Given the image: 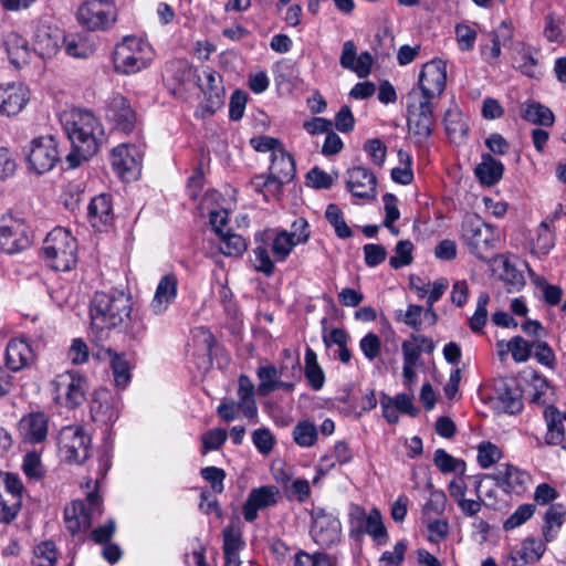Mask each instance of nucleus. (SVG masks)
<instances>
[{
  "label": "nucleus",
  "mask_w": 566,
  "mask_h": 566,
  "mask_svg": "<svg viewBox=\"0 0 566 566\" xmlns=\"http://www.w3.org/2000/svg\"><path fill=\"white\" fill-rule=\"evenodd\" d=\"M90 411L92 419L102 424H112L118 419L116 402L112 394L104 388L94 392Z\"/></svg>",
  "instance_id": "22"
},
{
  "label": "nucleus",
  "mask_w": 566,
  "mask_h": 566,
  "mask_svg": "<svg viewBox=\"0 0 566 566\" xmlns=\"http://www.w3.org/2000/svg\"><path fill=\"white\" fill-rule=\"evenodd\" d=\"M306 185L314 189H329L334 185V178L321 168L314 167L306 174Z\"/></svg>",
  "instance_id": "57"
},
{
  "label": "nucleus",
  "mask_w": 566,
  "mask_h": 566,
  "mask_svg": "<svg viewBox=\"0 0 566 566\" xmlns=\"http://www.w3.org/2000/svg\"><path fill=\"white\" fill-rule=\"evenodd\" d=\"M325 218L333 226L338 238L348 239L353 235V231L345 222L343 212L337 205L329 203L327 206Z\"/></svg>",
  "instance_id": "42"
},
{
  "label": "nucleus",
  "mask_w": 566,
  "mask_h": 566,
  "mask_svg": "<svg viewBox=\"0 0 566 566\" xmlns=\"http://www.w3.org/2000/svg\"><path fill=\"white\" fill-rule=\"evenodd\" d=\"M77 243L70 231L53 229L45 238L42 252L48 264L55 271H70L77 261Z\"/></svg>",
  "instance_id": "4"
},
{
  "label": "nucleus",
  "mask_w": 566,
  "mask_h": 566,
  "mask_svg": "<svg viewBox=\"0 0 566 566\" xmlns=\"http://www.w3.org/2000/svg\"><path fill=\"white\" fill-rule=\"evenodd\" d=\"M60 119L72 147L66 163L74 169L98 151L104 138L103 127L95 115L84 108L65 111Z\"/></svg>",
  "instance_id": "1"
},
{
  "label": "nucleus",
  "mask_w": 566,
  "mask_h": 566,
  "mask_svg": "<svg viewBox=\"0 0 566 566\" xmlns=\"http://www.w3.org/2000/svg\"><path fill=\"white\" fill-rule=\"evenodd\" d=\"M111 160L114 170L123 177L138 169L139 165L126 145H119L113 148Z\"/></svg>",
  "instance_id": "34"
},
{
  "label": "nucleus",
  "mask_w": 566,
  "mask_h": 566,
  "mask_svg": "<svg viewBox=\"0 0 566 566\" xmlns=\"http://www.w3.org/2000/svg\"><path fill=\"white\" fill-rule=\"evenodd\" d=\"M88 217L95 228L111 224L114 219L111 196L101 193L94 197L88 205Z\"/></svg>",
  "instance_id": "30"
},
{
  "label": "nucleus",
  "mask_w": 566,
  "mask_h": 566,
  "mask_svg": "<svg viewBox=\"0 0 566 566\" xmlns=\"http://www.w3.org/2000/svg\"><path fill=\"white\" fill-rule=\"evenodd\" d=\"M443 123L448 136L453 139L463 138L469 130L467 119L457 107L446 112Z\"/></svg>",
  "instance_id": "38"
},
{
  "label": "nucleus",
  "mask_w": 566,
  "mask_h": 566,
  "mask_svg": "<svg viewBox=\"0 0 566 566\" xmlns=\"http://www.w3.org/2000/svg\"><path fill=\"white\" fill-rule=\"evenodd\" d=\"M418 92L412 90L408 94L407 126L410 137L419 148L423 147L433 133V105L427 99H417Z\"/></svg>",
  "instance_id": "5"
},
{
  "label": "nucleus",
  "mask_w": 566,
  "mask_h": 566,
  "mask_svg": "<svg viewBox=\"0 0 566 566\" xmlns=\"http://www.w3.org/2000/svg\"><path fill=\"white\" fill-rule=\"evenodd\" d=\"M295 174L296 166L293 156L286 153L284 148H280L279 153L272 154L270 175L263 186L273 197L279 196L282 187L292 181Z\"/></svg>",
  "instance_id": "14"
},
{
  "label": "nucleus",
  "mask_w": 566,
  "mask_h": 566,
  "mask_svg": "<svg viewBox=\"0 0 566 566\" xmlns=\"http://www.w3.org/2000/svg\"><path fill=\"white\" fill-rule=\"evenodd\" d=\"M132 311V298L123 291L96 292L91 305L92 327L101 331L122 328Z\"/></svg>",
  "instance_id": "2"
},
{
  "label": "nucleus",
  "mask_w": 566,
  "mask_h": 566,
  "mask_svg": "<svg viewBox=\"0 0 566 566\" xmlns=\"http://www.w3.org/2000/svg\"><path fill=\"white\" fill-rule=\"evenodd\" d=\"M64 39L63 31L49 24L38 25L32 42V50L42 59L55 55Z\"/></svg>",
  "instance_id": "19"
},
{
  "label": "nucleus",
  "mask_w": 566,
  "mask_h": 566,
  "mask_svg": "<svg viewBox=\"0 0 566 566\" xmlns=\"http://www.w3.org/2000/svg\"><path fill=\"white\" fill-rule=\"evenodd\" d=\"M223 535V555L240 554L245 543L242 538V532L238 526L228 525L222 531Z\"/></svg>",
  "instance_id": "44"
},
{
  "label": "nucleus",
  "mask_w": 566,
  "mask_h": 566,
  "mask_svg": "<svg viewBox=\"0 0 566 566\" xmlns=\"http://www.w3.org/2000/svg\"><path fill=\"white\" fill-rule=\"evenodd\" d=\"M542 534L545 542L549 543L557 537L559 530L566 520V506L562 503L551 504L544 513Z\"/></svg>",
  "instance_id": "31"
},
{
  "label": "nucleus",
  "mask_w": 566,
  "mask_h": 566,
  "mask_svg": "<svg viewBox=\"0 0 566 566\" xmlns=\"http://www.w3.org/2000/svg\"><path fill=\"white\" fill-rule=\"evenodd\" d=\"M178 279L174 273L164 275L156 289L150 307L155 314L164 313L177 296Z\"/></svg>",
  "instance_id": "25"
},
{
  "label": "nucleus",
  "mask_w": 566,
  "mask_h": 566,
  "mask_svg": "<svg viewBox=\"0 0 566 566\" xmlns=\"http://www.w3.org/2000/svg\"><path fill=\"white\" fill-rule=\"evenodd\" d=\"M536 504L525 503L521 504L503 523V528L505 531L514 530L525 522H527L535 513Z\"/></svg>",
  "instance_id": "49"
},
{
  "label": "nucleus",
  "mask_w": 566,
  "mask_h": 566,
  "mask_svg": "<svg viewBox=\"0 0 566 566\" xmlns=\"http://www.w3.org/2000/svg\"><path fill=\"white\" fill-rule=\"evenodd\" d=\"M433 462L442 473L464 472L465 463L450 455L443 449H437L433 454Z\"/></svg>",
  "instance_id": "45"
},
{
  "label": "nucleus",
  "mask_w": 566,
  "mask_h": 566,
  "mask_svg": "<svg viewBox=\"0 0 566 566\" xmlns=\"http://www.w3.org/2000/svg\"><path fill=\"white\" fill-rule=\"evenodd\" d=\"M206 73L207 88L203 90L209 103V111L214 113L223 103L224 88L220 85L221 76L213 70Z\"/></svg>",
  "instance_id": "35"
},
{
  "label": "nucleus",
  "mask_w": 566,
  "mask_h": 566,
  "mask_svg": "<svg viewBox=\"0 0 566 566\" xmlns=\"http://www.w3.org/2000/svg\"><path fill=\"white\" fill-rule=\"evenodd\" d=\"M30 169L38 175L50 171L60 160L57 143L53 136H41L31 142L27 156Z\"/></svg>",
  "instance_id": "13"
},
{
  "label": "nucleus",
  "mask_w": 566,
  "mask_h": 566,
  "mask_svg": "<svg viewBox=\"0 0 566 566\" xmlns=\"http://www.w3.org/2000/svg\"><path fill=\"white\" fill-rule=\"evenodd\" d=\"M280 491L274 485H263L250 491L242 507L243 517L252 523L258 518V511L274 506L279 502Z\"/></svg>",
  "instance_id": "16"
},
{
  "label": "nucleus",
  "mask_w": 566,
  "mask_h": 566,
  "mask_svg": "<svg viewBox=\"0 0 566 566\" xmlns=\"http://www.w3.org/2000/svg\"><path fill=\"white\" fill-rule=\"evenodd\" d=\"M365 263L369 268H375L386 260L387 251L384 245L368 243L364 248Z\"/></svg>",
  "instance_id": "60"
},
{
  "label": "nucleus",
  "mask_w": 566,
  "mask_h": 566,
  "mask_svg": "<svg viewBox=\"0 0 566 566\" xmlns=\"http://www.w3.org/2000/svg\"><path fill=\"white\" fill-rule=\"evenodd\" d=\"M137 45L138 41L135 38H126L123 43L116 46L114 65L117 72L132 74L146 67V61L140 56V53L133 50Z\"/></svg>",
  "instance_id": "18"
},
{
  "label": "nucleus",
  "mask_w": 566,
  "mask_h": 566,
  "mask_svg": "<svg viewBox=\"0 0 566 566\" xmlns=\"http://www.w3.org/2000/svg\"><path fill=\"white\" fill-rule=\"evenodd\" d=\"M102 514V499L96 491L90 492L84 500H74L64 509L66 530L75 535L91 527L96 515Z\"/></svg>",
  "instance_id": "7"
},
{
  "label": "nucleus",
  "mask_w": 566,
  "mask_h": 566,
  "mask_svg": "<svg viewBox=\"0 0 566 566\" xmlns=\"http://www.w3.org/2000/svg\"><path fill=\"white\" fill-rule=\"evenodd\" d=\"M219 237V249L226 256H241L248 249L245 239L240 234L227 231Z\"/></svg>",
  "instance_id": "39"
},
{
  "label": "nucleus",
  "mask_w": 566,
  "mask_h": 566,
  "mask_svg": "<svg viewBox=\"0 0 566 566\" xmlns=\"http://www.w3.org/2000/svg\"><path fill=\"white\" fill-rule=\"evenodd\" d=\"M57 444L70 463L81 464L90 457L91 437L80 426L63 427L57 437Z\"/></svg>",
  "instance_id": "8"
},
{
  "label": "nucleus",
  "mask_w": 566,
  "mask_h": 566,
  "mask_svg": "<svg viewBox=\"0 0 566 566\" xmlns=\"http://www.w3.org/2000/svg\"><path fill=\"white\" fill-rule=\"evenodd\" d=\"M3 45L6 48L10 62L18 69L30 62L31 49L28 41L17 32H10L6 35Z\"/></svg>",
  "instance_id": "29"
},
{
  "label": "nucleus",
  "mask_w": 566,
  "mask_h": 566,
  "mask_svg": "<svg viewBox=\"0 0 566 566\" xmlns=\"http://www.w3.org/2000/svg\"><path fill=\"white\" fill-rule=\"evenodd\" d=\"M413 244L410 240H400L395 247V255L390 258L389 265L398 270L412 263Z\"/></svg>",
  "instance_id": "46"
},
{
  "label": "nucleus",
  "mask_w": 566,
  "mask_h": 566,
  "mask_svg": "<svg viewBox=\"0 0 566 566\" xmlns=\"http://www.w3.org/2000/svg\"><path fill=\"white\" fill-rule=\"evenodd\" d=\"M317 429L315 424L308 420H302L296 423L293 429L294 442L302 448H310L317 440Z\"/></svg>",
  "instance_id": "41"
},
{
  "label": "nucleus",
  "mask_w": 566,
  "mask_h": 566,
  "mask_svg": "<svg viewBox=\"0 0 566 566\" xmlns=\"http://www.w3.org/2000/svg\"><path fill=\"white\" fill-rule=\"evenodd\" d=\"M490 301L488 293H481L478 297L476 308L469 321L470 328L473 333H480L488 322L486 305Z\"/></svg>",
  "instance_id": "50"
},
{
  "label": "nucleus",
  "mask_w": 566,
  "mask_h": 566,
  "mask_svg": "<svg viewBox=\"0 0 566 566\" xmlns=\"http://www.w3.org/2000/svg\"><path fill=\"white\" fill-rule=\"evenodd\" d=\"M364 533L370 535L378 544L387 542L388 534L378 509L374 507L368 513L367 521L363 528V534Z\"/></svg>",
  "instance_id": "40"
},
{
  "label": "nucleus",
  "mask_w": 566,
  "mask_h": 566,
  "mask_svg": "<svg viewBox=\"0 0 566 566\" xmlns=\"http://www.w3.org/2000/svg\"><path fill=\"white\" fill-rule=\"evenodd\" d=\"M254 253V268L258 272L271 275L274 271V263L272 262L268 249L263 245L256 247Z\"/></svg>",
  "instance_id": "64"
},
{
  "label": "nucleus",
  "mask_w": 566,
  "mask_h": 566,
  "mask_svg": "<svg viewBox=\"0 0 566 566\" xmlns=\"http://www.w3.org/2000/svg\"><path fill=\"white\" fill-rule=\"evenodd\" d=\"M447 84V64L440 59H433L423 64L418 80L420 92L417 99H427L440 96Z\"/></svg>",
  "instance_id": "12"
},
{
  "label": "nucleus",
  "mask_w": 566,
  "mask_h": 566,
  "mask_svg": "<svg viewBox=\"0 0 566 566\" xmlns=\"http://www.w3.org/2000/svg\"><path fill=\"white\" fill-rule=\"evenodd\" d=\"M304 360V374L310 386L314 390L322 389L325 382V375L322 367L317 363V356L315 352L311 347L306 348Z\"/></svg>",
  "instance_id": "36"
},
{
  "label": "nucleus",
  "mask_w": 566,
  "mask_h": 566,
  "mask_svg": "<svg viewBox=\"0 0 566 566\" xmlns=\"http://www.w3.org/2000/svg\"><path fill=\"white\" fill-rule=\"evenodd\" d=\"M129 340L135 343H142L146 336V324L137 316L130 314V318L127 319L123 326Z\"/></svg>",
  "instance_id": "59"
},
{
  "label": "nucleus",
  "mask_w": 566,
  "mask_h": 566,
  "mask_svg": "<svg viewBox=\"0 0 566 566\" xmlns=\"http://www.w3.org/2000/svg\"><path fill=\"white\" fill-rule=\"evenodd\" d=\"M78 24L91 32L111 30L118 19L114 0H86L77 8Z\"/></svg>",
  "instance_id": "6"
},
{
  "label": "nucleus",
  "mask_w": 566,
  "mask_h": 566,
  "mask_svg": "<svg viewBox=\"0 0 566 566\" xmlns=\"http://www.w3.org/2000/svg\"><path fill=\"white\" fill-rule=\"evenodd\" d=\"M227 431L224 429H210L201 437L202 450L206 454L209 451L219 450L227 440Z\"/></svg>",
  "instance_id": "53"
},
{
  "label": "nucleus",
  "mask_w": 566,
  "mask_h": 566,
  "mask_svg": "<svg viewBox=\"0 0 566 566\" xmlns=\"http://www.w3.org/2000/svg\"><path fill=\"white\" fill-rule=\"evenodd\" d=\"M359 347L367 359L374 360L380 353V338L370 332L360 339Z\"/></svg>",
  "instance_id": "62"
},
{
  "label": "nucleus",
  "mask_w": 566,
  "mask_h": 566,
  "mask_svg": "<svg viewBox=\"0 0 566 566\" xmlns=\"http://www.w3.org/2000/svg\"><path fill=\"white\" fill-rule=\"evenodd\" d=\"M112 119L115 127L124 133L133 130L136 122V115L127 99L123 96L115 97L112 102Z\"/></svg>",
  "instance_id": "32"
},
{
  "label": "nucleus",
  "mask_w": 566,
  "mask_h": 566,
  "mask_svg": "<svg viewBox=\"0 0 566 566\" xmlns=\"http://www.w3.org/2000/svg\"><path fill=\"white\" fill-rule=\"evenodd\" d=\"M504 172V165L491 154L484 153L481 163L474 168V175L481 185L492 187L497 184Z\"/></svg>",
  "instance_id": "27"
},
{
  "label": "nucleus",
  "mask_w": 566,
  "mask_h": 566,
  "mask_svg": "<svg viewBox=\"0 0 566 566\" xmlns=\"http://www.w3.org/2000/svg\"><path fill=\"white\" fill-rule=\"evenodd\" d=\"M311 535L321 546H332L339 541L340 522L323 511L317 512L311 527Z\"/></svg>",
  "instance_id": "20"
},
{
  "label": "nucleus",
  "mask_w": 566,
  "mask_h": 566,
  "mask_svg": "<svg viewBox=\"0 0 566 566\" xmlns=\"http://www.w3.org/2000/svg\"><path fill=\"white\" fill-rule=\"evenodd\" d=\"M494 479L505 492L521 494L526 489L530 475L514 465L506 464L504 471L500 470Z\"/></svg>",
  "instance_id": "28"
},
{
  "label": "nucleus",
  "mask_w": 566,
  "mask_h": 566,
  "mask_svg": "<svg viewBox=\"0 0 566 566\" xmlns=\"http://www.w3.org/2000/svg\"><path fill=\"white\" fill-rule=\"evenodd\" d=\"M507 350L516 363L526 361L533 353V343L524 339L522 336L512 337L506 344Z\"/></svg>",
  "instance_id": "48"
},
{
  "label": "nucleus",
  "mask_w": 566,
  "mask_h": 566,
  "mask_svg": "<svg viewBox=\"0 0 566 566\" xmlns=\"http://www.w3.org/2000/svg\"><path fill=\"white\" fill-rule=\"evenodd\" d=\"M0 226V249L13 254L28 249L33 241V231L20 218L12 216L2 218Z\"/></svg>",
  "instance_id": "9"
},
{
  "label": "nucleus",
  "mask_w": 566,
  "mask_h": 566,
  "mask_svg": "<svg viewBox=\"0 0 566 566\" xmlns=\"http://www.w3.org/2000/svg\"><path fill=\"white\" fill-rule=\"evenodd\" d=\"M49 417L42 412H30L19 421V431L30 443H41L46 439Z\"/></svg>",
  "instance_id": "24"
},
{
  "label": "nucleus",
  "mask_w": 566,
  "mask_h": 566,
  "mask_svg": "<svg viewBox=\"0 0 566 566\" xmlns=\"http://www.w3.org/2000/svg\"><path fill=\"white\" fill-rule=\"evenodd\" d=\"M296 244L300 243L291 238L289 231L283 230L279 232L272 243V252L275 260L284 261Z\"/></svg>",
  "instance_id": "47"
},
{
  "label": "nucleus",
  "mask_w": 566,
  "mask_h": 566,
  "mask_svg": "<svg viewBox=\"0 0 566 566\" xmlns=\"http://www.w3.org/2000/svg\"><path fill=\"white\" fill-rule=\"evenodd\" d=\"M191 67L185 60H172L166 63L165 74L176 83L182 84L189 77Z\"/></svg>",
  "instance_id": "54"
},
{
  "label": "nucleus",
  "mask_w": 566,
  "mask_h": 566,
  "mask_svg": "<svg viewBox=\"0 0 566 566\" xmlns=\"http://www.w3.org/2000/svg\"><path fill=\"white\" fill-rule=\"evenodd\" d=\"M200 475L206 480L214 493H222L224 490L226 471L218 467H206L200 470Z\"/></svg>",
  "instance_id": "55"
},
{
  "label": "nucleus",
  "mask_w": 566,
  "mask_h": 566,
  "mask_svg": "<svg viewBox=\"0 0 566 566\" xmlns=\"http://www.w3.org/2000/svg\"><path fill=\"white\" fill-rule=\"evenodd\" d=\"M55 395L57 400L69 409H75L86 400L88 384L84 376L75 371H66L59 375L54 380Z\"/></svg>",
  "instance_id": "11"
},
{
  "label": "nucleus",
  "mask_w": 566,
  "mask_h": 566,
  "mask_svg": "<svg viewBox=\"0 0 566 566\" xmlns=\"http://www.w3.org/2000/svg\"><path fill=\"white\" fill-rule=\"evenodd\" d=\"M23 485L12 473H0V522L11 523L22 505Z\"/></svg>",
  "instance_id": "10"
},
{
  "label": "nucleus",
  "mask_w": 566,
  "mask_h": 566,
  "mask_svg": "<svg viewBox=\"0 0 566 566\" xmlns=\"http://www.w3.org/2000/svg\"><path fill=\"white\" fill-rule=\"evenodd\" d=\"M29 102V91L22 84L0 85V115H18Z\"/></svg>",
  "instance_id": "21"
},
{
  "label": "nucleus",
  "mask_w": 566,
  "mask_h": 566,
  "mask_svg": "<svg viewBox=\"0 0 566 566\" xmlns=\"http://www.w3.org/2000/svg\"><path fill=\"white\" fill-rule=\"evenodd\" d=\"M22 469L28 478L39 480L43 475L40 455L36 452H28L23 457Z\"/></svg>",
  "instance_id": "61"
},
{
  "label": "nucleus",
  "mask_w": 566,
  "mask_h": 566,
  "mask_svg": "<svg viewBox=\"0 0 566 566\" xmlns=\"http://www.w3.org/2000/svg\"><path fill=\"white\" fill-rule=\"evenodd\" d=\"M462 239L469 251L483 262H492L497 237L492 226L485 223L476 214H468L462 221Z\"/></svg>",
  "instance_id": "3"
},
{
  "label": "nucleus",
  "mask_w": 566,
  "mask_h": 566,
  "mask_svg": "<svg viewBox=\"0 0 566 566\" xmlns=\"http://www.w3.org/2000/svg\"><path fill=\"white\" fill-rule=\"evenodd\" d=\"M252 441L260 453L269 454L274 447L275 439L268 428H259L253 431Z\"/></svg>",
  "instance_id": "58"
},
{
  "label": "nucleus",
  "mask_w": 566,
  "mask_h": 566,
  "mask_svg": "<svg viewBox=\"0 0 566 566\" xmlns=\"http://www.w3.org/2000/svg\"><path fill=\"white\" fill-rule=\"evenodd\" d=\"M346 186L354 197L376 198L377 178L370 169L364 166H356L347 170Z\"/></svg>",
  "instance_id": "17"
},
{
  "label": "nucleus",
  "mask_w": 566,
  "mask_h": 566,
  "mask_svg": "<svg viewBox=\"0 0 566 566\" xmlns=\"http://www.w3.org/2000/svg\"><path fill=\"white\" fill-rule=\"evenodd\" d=\"M34 353L27 338H13L6 348V367L11 371H20L31 365Z\"/></svg>",
  "instance_id": "23"
},
{
  "label": "nucleus",
  "mask_w": 566,
  "mask_h": 566,
  "mask_svg": "<svg viewBox=\"0 0 566 566\" xmlns=\"http://www.w3.org/2000/svg\"><path fill=\"white\" fill-rule=\"evenodd\" d=\"M98 359H108L113 371L115 385L125 388L130 381V369L124 354H118L112 348H102L94 354Z\"/></svg>",
  "instance_id": "26"
},
{
  "label": "nucleus",
  "mask_w": 566,
  "mask_h": 566,
  "mask_svg": "<svg viewBox=\"0 0 566 566\" xmlns=\"http://www.w3.org/2000/svg\"><path fill=\"white\" fill-rule=\"evenodd\" d=\"M364 150L370 156L373 163L381 167L386 159V145L378 138L368 139L364 145Z\"/></svg>",
  "instance_id": "63"
},
{
  "label": "nucleus",
  "mask_w": 566,
  "mask_h": 566,
  "mask_svg": "<svg viewBox=\"0 0 566 566\" xmlns=\"http://www.w3.org/2000/svg\"><path fill=\"white\" fill-rule=\"evenodd\" d=\"M522 116L525 120L541 126H552L555 120L548 107L534 101L525 104Z\"/></svg>",
  "instance_id": "37"
},
{
  "label": "nucleus",
  "mask_w": 566,
  "mask_h": 566,
  "mask_svg": "<svg viewBox=\"0 0 566 566\" xmlns=\"http://www.w3.org/2000/svg\"><path fill=\"white\" fill-rule=\"evenodd\" d=\"M368 514L360 505L352 503L348 511L349 534L352 537H358L363 534V528L367 521Z\"/></svg>",
  "instance_id": "52"
},
{
  "label": "nucleus",
  "mask_w": 566,
  "mask_h": 566,
  "mask_svg": "<svg viewBox=\"0 0 566 566\" xmlns=\"http://www.w3.org/2000/svg\"><path fill=\"white\" fill-rule=\"evenodd\" d=\"M495 408L516 415L523 409L522 389L514 378H499L494 380Z\"/></svg>",
  "instance_id": "15"
},
{
  "label": "nucleus",
  "mask_w": 566,
  "mask_h": 566,
  "mask_svg": "<svg viewBox=\"0 0 566 566\" xmlns=\"http://www.w3.org/2000/svg\"><path fill=\"white\" fill-rule=\"evenodd\" d=\"M260 380L258 392L260 396H268L274 391V385L279 380L280 373L274 365L260 366L256 371Z\"/></svg>",
  "instance_id": "43"
},
{
  "label": "nucleus",
  "mask_w": 566,
  "mask_h": 566,
  "mask_svg": "<svg viewBox=\"0 0 566 566\" xmlns=\"http://www.w3.org/2000/svg\"><path fill=\"white\" fill-rule=\"evenodd\" d=\"M501 458L500 449L491 442H482L478 448V463L481 468L488 469Z\"/></svg>",
  "instance_id": "56"
},
{
  "label": "nucleus",
  "mask_w": 566,
  "mask_h": 566,
  "mask_svg": "<svg viewBox=\"0 0 566 566\" xmlns=\"http://www.w3.org/2000/svg\"><path fill=\"white\" fill-rule=\"evenodd\" d=\"M422 307L420 305L410 304L406 312L401 310H396L394 315L395 319L406 325L410 326L415 331H420L421 328V315Z\"/></svg>",
  "instance_id": "51"
},
{
  "label": "nucleus",
  "mask_w": 566,
  "mask_h": 566,
  "mask_svg": "<svg viewBox=\"0 0 566 566\" xmlns=\"http://www.w3.org/2000/svg\"><path fill=\"white\" fill-rule=\"evenodd\" d=\"M544 417L547 423L545 442L548 446H559L565 439V430L558 409L554 406L546 407Z\"/></svg>",
  "instance_id": "33"
}]
</instances>
